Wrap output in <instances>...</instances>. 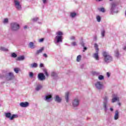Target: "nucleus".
I'll return each instance as SVG.
<instances>
[{"label":"nucleus","mask_w":126,"mask_h":126,"mask_svg":"<svg viewBox=\"0 0 126 126\" xmlns=\"http://www.w3.org/2000/svg\"><path fill=\"white\" fill-rule=\"evenodd\" d=\"M3 23L4 24H7V23H8V19H7V18L4 19V20L3 21Z\"/></svg>","instance_id":"c756f323"},{"label":"nucleus","mask_w":126,"mask_h":126,"mask_svg":"<svg viewBox=\"0 0 126 126\" xmlns=\"http://www.w3.org/2000/svg\"><path fill=\"white\" fill-rule=\"evenodd\" d=\"M106 33V31L105 30L103 29L101 30V37L104 38L105 37V34Z\"/></svg>","instance_id":"412c9836"},{"label":"nucleus","mask_w":126,"mask_h":126,"mask_svg":"<svg viewBox=\"0 0 126 126\" xmlns=\"http://www.w3.org/2000/svg\"><path fill=\"white\" fill-rule=\"evenodd\" d=\"M96 20L97 22H101V17L99 15L96 16Z\"/></svg>","instance_id":"c85d7f7f"},{"label":"nucleus","mask_w":126,"mask_h":126,"mask_svg":"<svg viewBox=\"0 0 126 126\" xmlns=\"http://www.w3.org/2000/svg\"><path fill=\"white\" fill-rule=\"evenodd\" d=\"M71 45H72V46H76V42H72L71 43Z\"/></svg>","instance_id":"a19ab883"},{"label":"nucleus","mask_w":126,"mask_h":126,"mask_svg":"<svg viewBox=\"0 0 126 126\" xmlns=\"http://www.w3.org/2000/svg\"><path fill=\"white\" fill-rule=\"evenodd\" d=\"M14 70L16 73H18L19 72V68H15Z\"/></svg>","instance_id":"f704fd0d"},{"label":"nucleus","mask_w":126,"mask_h":126,"mask_svg":"<svg viewBox=\"0 0 126 126\" xmlns=\"http://www.w3.org/2000/svg\"><path fill=\"white\" fill-rule=\"evenodd\" d=\"M38 19H39L38 18H33L32 19V21L35 22V21H37L38 20Z\"/></svg>","instance_id":"58836bf2"},{"label":"nucleus","mask_w":126,"mask_h":126,"mask_svg":"<svg viewBox=\"0 0 126 126\" xmlns=\"http://www.w3.org/2000/svg\"><path fill=\"white\" fill-rule=\"evenodd\" d=\"M11 57L12 58H16L17 57V55H16V54L13 53L12 54Z\"/></svg>","instance_id":"e433bc0d"},{"label":"nucleus","mask_w":126,"mask_h":126,"mask_svg":"<svg viewBox=\"0 0 126 126\" xmlns=\"http://www.w3.org/2000/svg\"><path fill=\"white\" fill-rule=\"evenodd\" d=\"M0 50L1 51H4V52H6V51H8V49H6V48H5L4 47H0Z\"/></svg>","instance_id":"2f4dec72"},{"label":"nucleus","mask_w":126,"mask_h":126,"mask_svg":"<svg viewBox=\"0 0 126 126\" xmlns=\"http://www.w3.org/2000/svg\"><path fill=\"white\" fill-rule=\"evenodd\" d=\"M119 114H120V112H119V110H117L115 111V113L114 117V119L115 120V121H117V120H119V118H120Z\"/></svg>","instance_id":"4468645a"},{"label":"nucleus","mask_w":126,"mask_h":126,"mask_svg":"<svg viewBox=\"0 0 126 126\" xmlns=\"http://www.w3.org/2000/svg\"><path fill=\"white\" fill-rule=\"evenodd\" d=\"M94 48L95 49L96 53L94 54L93 58L96 60V61H99V55L98 53L99 52V48H98V44H97V43L94 44Z\"/></svg>","instance_id":"39448f33"},{"label":"nucleus","mask_w":126,"mask_h":126,"mask_svg":"<svg viewBox=\"0 0 126 126\" xmlns=\"http://www.w3.org/2000/svg\"><path fill=\"white\" fill-rule=\"evenodd\" d=\"M110 111H111V112H113V111H114V109L113 108V107H111V108H110Z\"/></svg>","instance_id":"09e8293b"},{"label":"nucleus","mask_w":126,"mask_h":126,"mask_svg":"<svg viewBox=\"0 0 126 126\" xmlns=\"http://www.w3.org/2000/svg\"><path fill=\"white\" fill-rule=\"evenodd\" d=\"M24 29H27V26H25L24 27Z\"/></svg>","instance_id":"3c124183"},{"label":"nucleus","mask_w":126,"mask_h":126,"mask_svg":"<svg viewBox=\"0 0 126 126\" xmlns=\"http://www.w3.org/2000/svg\"><path fill=\"white\" fill-rule=\"evenodd\" d=\"M17 61H24L25 60V57L24 56H21L17 58Z\"/></svg>","instance_id":"4be33fe9"},{"label":"nucleus","mask_w":126,"mask_h":126,"mask_svg":"<svg viewBox=\"0 0 126 126\" xmlns=\"http://www.w3.org/2000/svg\"><path fill=\"white\" fill-rule=\"evenodd\" d=\"M44 47H42L40 49L37 50L36 52V55H39V54L42 53V52H43V51H44Z\"/></svg>","instance_id":"5701e85b"},{"label":"nucleus","mask_w":126,"mask_h":126,"mask_svg":"<svg viewBox=\"0 0 126 126\" xmlns=\"http://www.w3.org/2000/svg\"><path fill=\"white\" fill-rule=\"evenodd\" d=\"M84 50H87V48L86 47L84 46Z\"/></svg>","instance_id":"8fccbe9b"},{"label":"nucleus","mask_w":126,"mask_h":126,"mask_svg":"<svg viewBox=\"0 0 126 126\" xmlns=\"http://www.w3.org/2000/svg\"><path fill=\"white\" fill-rule=\"evenodd\" d=\"M110 0V1H112V0Z\"/></svg>","instance_id":"6e6d98bb"},{"label":"nucleus","mask_w":126,"mask_h":126,"mask_svg":"<svg viewBox=\"0 0 126 126\" xmlns=\"http://www.w3.org/2000/svg\"><path fill=\"white\" fill-rule=\"evenodd\" d=\"M70 40H75V36H71L70 37Z\"/></svg>","instance_id":"ea45409f"},{"label":"nucleus","mask_w":126,"mask_h":126,"mask_svg":"<svg viewBox=\"0 0 126 126\" xmlns=\"http://www.w3.org/2000/svg\"><path fill=\"white\" fill-rule=\"evenodd\" d=\"M4 77L6 78V80L9 81L10 80H12V79L14 78V75L13 74V73L9 72L7 75H6V76Z\"/></svg>","instance_id":"1a4fd4ad"},{"label":"nucleus","mask_w":126,"mask_h":126,"mask_svg":"<svg viewBox=\"0 0 126 126\" xmlns=\"http://www.w3.org/2000/svg\"><path fill=\"white\" fill-rule=\"evenodd\" d=\"M113 97H114L112 99V103H115V102H117V101H119V98L117 95L113 94Z\"/></svg>","instance_id":"2eb2a0df"},{"label":"nucleus","mask_w":126,"mask_h":126,"mask_svg":"<svg viewBox=\"0 0 126 126\" xmlns=\"http://www.w3.org/2000/svg\"><path fill=\"white\" fill-rule=\"evenodd\" d=\"M43 72H44L46 76H49V74L48 73V71H47V69H43Z\"/></svg>","instance_id":"473e14b6"},{"label":"nucleus","mask_w":126,"mask_h":126,"mask_svg":"<svg viewBox=\"0 0 126 126\" xmlns=\"http://www.w3.org/2000/svg\"><path fill=\"white\" fill-rule=\"evenodd\" d=\"M94 87L97 90H102L105 88L103 83L101 81H97L94 84Z\"/></svg>","instance_id":"7ed1b4c3"},{"label":"nucleus","mask_w":126,"mask_h":126,"mask_svg":"<svg viewBox=\"0 0 126 126\" xmlns=\"http://www.w3.org/2000/svg\"><path fill=\"white\" fill-rule=\"evenodd\" d=\"M56 37L54 38L55 44H59V43H63V32L61 31H58L56 33Z\"/></svg>","instance_id":"f257e3e1"},{"label":"nucleus","mask_w":126,"mask_h":126,"mask_svg":"<svg viewBox=\"0 0 126 126\" xmlns=\"http://www.w3.org/2000/svg\"><path fill=\"white\" fill-rule=\"evenodd\" d=\"M69 92H67L65 93V99L66 100V103H68L69 101Z\"/></svg>","instance_id":"dca6fc26"},{"label":"nucleus","mask_w":126,"mask_h":126,"mask_svg":"<svg viewBox=\"0 0 126 126\" xmlns=\"http://www.w3.org/2000/svg\"><path fill=\"white\" fill-rule=\"evenodd\" d=\"M99 11H101V12H105V8H100L99 9Z\"/></svg>","instance_id":"c9c22d12"},{"label":"nucleus","mask_w":126,"mask_h":126,"mask_svg":"<svg viewBox=\"0 0 126 126\" xmlns=\"http://www.w3.org/2000/svg\"><path fill=\"white\" fill-rule=\"evenodd\" d=\"M54 99L55 101L57 102V103H61L62 102V98L60 97L59 95H56Z\"/></svg>","instance_id":"a211bd4d"},{"label":"nucleus","mask_w":126,"mask_h":126,"mask_svg":"<svg viewBox=\"0 0 126 126\" xmlns=\"http://www.w3.org/2000/svg\"><path fill=\"white\" fill-rule=\"evenodd\" d=\"M43 87L41 86V85L38 84L35 87V90L36 91H39L42 89V88Z\"/></svg>","instance_id":"aec40b11"},{"label":"nucleus","mask_w":126,"mask_h":126,"mask_svg":"<svg viewBox=\"0 0 126 126\" xmlns=\"http://www.w3.org/2000/svg\"><path fill=\"white\" fill-rule=\"evenodd\" d=\"M38 67V64L37 63H33L32 64H31V67L32 68H36Z\"/></svg>","instance_id":"393cba45"},{"label":"nucleus","mask_w":126,"mask_h":126,"mask_svg":"<svg viewBox=\"0 0 126 126\" xmlns=\"http://www.w3.org/2000/svg\"><path fill=\"white\" fill-rule=\"evenodd\" d=\"M42 1H43V3H44L45 4L47 3L48 0H42Z\"/></svg>","instance_id":"c03bdc74"},{"label":"nucleus","mask_w":126,"mask_h":126,"mask_svg":"<svg viewBox=\"0 0 126 126\" xmlns=\"http://www.w3.org/2000/svg\"><path fill=\"white\" fill-rule=\"evenodd\" d=\"M70 16L71 17H72V18H74V17H75V16H76V13H74V12H72V13H70Z\"/></svg>","instance_id":"cd10ccee"},{"label":"nucleus","mask_w":126,"mask_h":126,"mask_svg":"<svg viewBox=\"0 0 126 126\" xmlns=\"http://www.w3.org/2000/svg\"><path fill=\"white\" fill-rule=\"evenodd\" d=\"M96 1H102V0H96Z\"/></svg>","instance_id":"864d4df0"},{"label":"nucleus","mask_w":126,"mask_h":126,"mask_svg":"<svg viewBox=\"0 0 126 126\" xmlns=\"http://www.w3.org/2000/svg\"><path fill=\"white\" fill-rule=\"evenodd\" d=\"M14 2L15 3V6L17 10H21V9H22V7L19 0H14Z\"/></svg>","instance_id":"6e6552de"},{"label":"nucleus","mask_w":126,"mask_h":126,"mask_svg":"<svg viewBox=\"0 0 126 126\" xmlns=\"http://www.w3.org/2000/svg\"><path fill=\"white\" fill-rule=\"evenodd\" d=\"M108 105H109V103H108V102H103V107L105 112H107V111H108Z\"/></svg>","instance_id":"f3484780"},{"label":"nucleus","mask_w":126,"mask_h":126,"mask_svg":"<svg viewBox=\"0 0 126 126\" xmlns=\"http://www.w3.org/2000/svg\"><path fill=\"white\" fill-rule=\"evenodd\" d=\"M20 107H22V108H27L28 106H29V102L26 101L25 102H21L20 103Z\"/></svg>","instance_id":"ddd939ff"},{"label":"nucleus","mask_w":126,"mask_h":126,"mask_svg":"<svg viewBox=\"0 0 126 126\" xmlns=\"http://www.w3.org/2000/svg\"><path fill=\"white\" fill-rule=\"evenodd\" d=\"M80 44H81V46H82V47H84L85 44H84V42L83 41H82L80 42Z\"/></svg>","instance_id":"37998d69"},{"label":"nucleus","mask_w":126,"mask_h":126,"mask_svg":"<svg viewBox=\"0 0 126 126\" xmlns=\"http://www.w3.org/2000/svg\"><path fill=\"white\" fill-rule=\"evenodd\" d=\"M80 103V100L78 97L75 98L72 101V106L74 108L78 107L79 106V103Z\"/></svg>","instance_id":"0eeeda50"},{"label":"nucleus","mask_w":126,"mask_h":126,"mask_svg":"<svg viewBox=\"0 0 126 126\" xmlns=\"http://www.w3.org/2000/svg\"><path fill=\"white\" fill-rule=\"evenodd\" d=\"M33 72H30V77H33Z\"/></svg>","instance_id":"79ce46f5"},{"label":"nucleus","mask_w":126,"mask_h":126,"mask_svg":"<svg viewBox=\"0 0 126 126\" xmlns=\"http://www.w3.org/2000/svg\"><path fill=\"white\" fill-rule=\"evenodd\" d=\"M115 56L117 57V58H119V56H120V53H119V50L117 49L115 51Z\"/></svg>","instance_id":"a878e982"},{"label":"nucleus","mask_w":126,"mask_h":126,"mask_svg":"<svg viewBox=\"0 0 126 126\" xmlns=\"http://www.w3.org/2000/svg\"><path fill=\"white\" fill-rule=\"evenodd\" d=\"M98 79H99V80H104V76L101 75H99L98 76Z\"/></svg>","instance_id":"72a5a7b5"},{"label":"nucleus","mask_w":126,"mask_h":126,"mask_svg":"<svg viewBox=\"0 0 126 126\" xmlns=\"http://www.w3.org/2000/svg\"><path fill=\"white\" fill-rule=\"evenodd\" d=\"M10 26L11 29L13 31H17V30H19V29L20 28V26H19V24L16 22H13L11 23Z\"/></svg>","instance_id":"20e7f679"},{"label":"nucleus","mask_w":126,"mask_h":126,"mask_svg":"<svg viewBox=\"0 0 126 126\" xmlns=\"http://www.w3.org/2000/svg\"><path fill=\"white\" fill-rule=\"evenodd\" d=\"M103 56L104 57V60L105 63H111L113 61V58L106 51H104L102 53Z\"/></svg>","instance_id":"f03ea898"},{"label":"nucleus","mask_w":126,"mask_h":126,"mask_svg":"<svg viewBox=\"0 0 126 126\" xmlns=\"http://www.w3.org/2000/svg\"><path fill=\"white\" fill-rule=\"evenodd\" d=\"M40 67H44V64L40 63L39 65Z\"/></svg>","instance_id":"49530a36"},{"label":"nucleus","mask_w":126,"mask_h":126,"mask_svg":"<svg viewBox=\"0 0 126 126\" xmlns=\"http://www.w3.org/2000/svg\"><path fill=\"white\" fill-rule=\"evenodd\" d=\"M38 80L40 81H43V80H45L46 79V76L44 75L43 73H40L38 75Z\"/></svg>","instance_id":"9d476101"},{"label":"nucleus","mask_w":126,"mask_h":126,"mask_svg":"<svg viewBox=\"0 0 126 126\" xmlns=\"http://www.w3.org/2000/svg\"><path fill=\"white\" fill-rule=\"evenodd\" d=\"M110 73L109 72H107V77H109L110 76Z\"/></svg>","instance_id":"de8ad7c7"},{"label":"nucleus","mask_w":126,"mask_h":126,"mask_svg":"<svg viewBox=\"0 0 126 126\" xmlns=\"http://www.w3.org/2000/svg\"><path fill=\"white\" fill-rule=\"evenodd\" d=\"M6 118H7L8 119H9L10 121H12L13 119H16V118H18V115L17 114H13L11 116V113H6L5 114Z\"/></svg>","instance_id":"423d86ee"},{"label":"nucleus","mask_w":126,"mask_h":126,"mask_svg":"<svg viewBox=\"0 0 126 126\" xmlns=\"http://www.w3.org/2000/svg\"><path fill=\"white\" fill-rule=\"evenodd\" d=\"M51 76L53 77H58V74L56 73L55 72H52L51 73Z\"/></svg>","instance_id":"bb28decb"},{"label":"nucleus","mask_w":126,"mask_h":126,"mask_svg":"<svg viewBox=\"0 0 126 126\" xmlns=\"http://www.w3.org/2000/svg\"><path fill=\"white\" fill-rule=\"evenodd\" d=\"M38 42H39V43H42V42H44V38H41V39H39L38 40Z\"/></svg>","instance_id":"4c0bfd02"},{"label":"nucleus","mask_w":126,"mask_h":126,"mask_svg":"<svg viewBox=\"0 0 126 126\" xmlns=\"http://www.w3.org/2000/svg\"><path fill=\"white\" fill-rule=\"evenodd\" d=\"M118 5V3L116 2H114L112 3H111V11L113 13L114 12V10H115V8H116V6Z\"/></svg>","instance_id":"9b49d317"},{"label":"nucleus","mask_w":126,"mask_h":126,"mask_svg":"<svg viewBox=\"0 0 126 126\" xmlns=\"http://www.w3.org/2000/svg\"><path fill=\"white\" fill-rule=\"evenodd\" d=\"M94 75H96V74H97V72H94Z\"/></svg>","instance_id":"603ef678"},{"label":"nucleus","mask_w":126,"mask_h":126,"mask_svg":"<svg viewBox=\"0 0 126 126\" xmlns=\"http://www.w3.org/2000/svg\"><path fill=\"white\" fill-rule=\"evenodd\" d=\"M43 56L44 58H48V55L46 53L43 54Z\"/></svg>","instance_id":"a18cd8bd"},{"label":"nucleus","mask_w":126,"mask_h":126,"mask_svg":"<svg viewBox=\"0 0 126 126\" xmlns=\"http://www.w3.org/2000/svg\"><path fill=\"white\" fill-rule=\"evenodd\" d=\"M81 61V55H79L77 57V62L78 63Z\"/></svg>","instance_id":"7c9ffc66"},{"label":"nucleus","mask_w":126,"mask_h":126,"mask_svg":"<svg viewBox=\"0 0 126 126\" xmlns=\"http://www.w3.org/2000/svg\"><path fill=\"white\" fill-rule=\"evenodd\" d=\"M119 105H121V103H119Z\"/></svg>","instance_id":"5fc2aeb1"},{"label":"nucleus","mask_w":126,"mask_h":126,"mask_svg":"<svg viewBox=\"0 0 126 126\" xmlns=\"http://www.w3.org/2000/svg\"><path fill=\"white\" fill-rule=\"evenodd\" d=\"M52 95L51 94H47L46 95H45V97H44V100L45 101H46V102H51V101H52Z\"/></svg>","instance_id":"f8f14e48"},{"label":"nucleus","mask_w":126,"mask_h":126,"mask_svg":"<svg viewBox=\"0 0 126 126\" xmlns=\"http://www.w3.org/2000/svg\"><path fill=\"white\" fill-rule=\"evenodd\" d=\"M108 100H109V97L105 96L103 97V102L108 103Z\"/></svg>","instance_id":"b1692460"},{"label":"nucleus","mask_w":126,"mask_h":126,"mask_svg":"<svg viewBox=\"0 0 126 126\" xmlns=\"http://www.w3.org/2000/svg\"><path fill=\"white\" fill-rule=\"evenodd\" d=\"M29 47L30 49H35L36 48V45H34V43L31 42L29 44Z\"/></svg>","instance_id":"6ab92c4d"}]
</instances>
